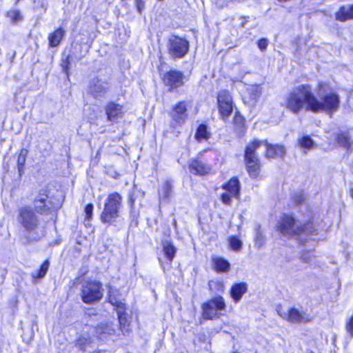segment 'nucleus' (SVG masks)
Instances as JSON below:
<instances>
[{
  "label": "nucleus",
  "instance_id": "f257e3e1",
  "mask_svg": "<svg viewBox=\"0 0 353 353\" xmlns=\"http://www.w3.org/2000/svg\"><path fill=\"white\" fill-rule=\"evenodd\" d=\"M33 208L23 205L18 208L17 221L25 232L26 243L40 240L38 229L40 220L38 214L48 216L56 213L60 208L57 198L48 185L41 188L32 200Z\"/></svg>",
  "mask_w": 353,
  "mask_h": 353
},
{
  "label": "nucleus",
  "instance_id": "f03ea898",
  "mask_svg": "<svg viewBox=\"0 0 353 353\" xmlns=\"http://www.w3.org/2000/svg\"><path fill=\"white\" fill-rule=\"evenodd\" d=\"M327 87L325 83H319L318 99L312 92L310 85H299L288 98V109L298 112L305 105L306 110L313 112H324L332 115L339 110L341 101L338 94L332 91L327 92Z\"/></svg>",
  "mask_w": 353,
  "mask_h": 353
},
{
  "label": "nucleus",
  "instance_id": "7ed1b4c3",
  "mask_svg": "<svg viewBox=\"0 0 353 353\" xmlns=\"http://www.w3.org/2000/svg\"><path fill=\"white\" fill-rule=\"evenodd\" d=\"M218 161V155L211 148H207L197 152L190 159L188 168L190 173L194 176H205L215 173L214 165Z\"/></svg>",
  "mask_w": 353,
  "mask_h": 353
},
{
  "label": "nucleus",
  "instance_id": "20e7f679",
  "mask_svg": "<svg viewBox=\"0 0 353 353\" xmlns=\"http://www.w3.org/2000/svg\"><path fill=\"white\" fill-rule=\"evenodd\" d=\"M260 147L261 142L254 139L248 143L243 151L244 166L248 176L252 179L262 178L263 163L257 154Z\"/></svg>",
  "mask_w": 353,
  "mask_h": 353
},
{
  "label": "nucleus",
  "instance_id": "39448f33",
  "mask_svg": "<svg viewBox=\"0 0 353 353\" xmlns=\"http://www.w3.org/2000/svg\"><path fill=\"white\" fill-rule=\"evenodd\" d=\"M123 204V197L118 192L108 194L103 208L100 213L101 222L106 226L115 225L121 216L120 210Z\"/></svg>",
  "mask_w": 353,
  "mask_h": 353
},
{
  "label": "nucleus",
  "instance_id": "423d86ee",
  "mask_svg": "<svg viewBox=\"0 0 353 353\" xmlns=\"http://www.w3.org/2000/svg\"><path fill=\"white\" fill-rule=\"evenodd\" d=\"M163 64H165L164 61H161L157 66V70L160 74L161 83L168 91L170 92H175L183 87L188 80L183 72L176 68H170L165 72H163Z\"/></svg>",
  "mask_w": 353,
  "mask_h": 353
},
{
  "label": "nucleus",
  "instance_id": "0eeeda50",
  "mask_svg": "<svg viewBox=\"0 0 353 353\" xmlns=\"http://www.w3.org/2000/svg\"><path fill=\"white\" fill-rule=\"evenodd\" d=\"M227 305L221 295L212 296L201 305V318L204 321H212L220 319L226 310Z\"/></svg>",
  "mask_w": 353,
  "mask_h": 353
},
{
  "label": "nucleus",
  "instance_id": "6e6552de",
  "mask_svg": "<svg viewBox=\"0 0 353 353\" xmlns=\"http://www.w3.org/2000/svg\"><path fill=\"white\" fill-rule=\"evenodd\" d=\"M216 108L219 118L227 121L236 108L232 92L227 89H222L217 92Z\"/></svg>",
  "mask_w": 353,
  "mask_h": 353
},
{
  "label": "nucleus",
  "instance_id": "1a4fd4ad",
  "mask_svg": "<svg viewBox=\"0 0 353 353\" xmlns=\"http://www.w3.org/2000/svg\"><path fill=\"white\" fill-rule=\"evenodd\" d=\"M80 296L85 304H93L100 301L103 296V288L101 281L89 279L81 285Z\"/></svg>",
  "mask_w": 353,
  "mask_h": 353
},
{
  "label": "nucleus",
  "instance_id": "9d476101",
  "mask_svg": "<svg viewBox=\"0 0 353 353\" xmlns=\"http://www.w3.org/2000/svg\"><path fill=\"white\" fill-rule=\"evenodd\" d=\"M221 189L224 190L219 196V200L223 204L230 206L232 200H239L241 196V184L237 176H233L223 183Z\"/></svg>",
  "mask_w": 353,
  "mask_h": 353
},
{
  "label": "nucleus",
  "instance_id": "9b49d317",
  "mask_svg": "<svg viewBox=\"0 0 353 353\" xmlns=\"http://www.w3.org/2000/svg\"><path fill=\"white\" fill-rule=\"evenodd\" d=\"M190 50V42L185 37L173 34L167 42V51L170 58L176 60L184 58Z\"/></svg>",
  "mask_w": 353,
  "mask_h": 353
},
{
  "label": "nucleus",
  "instance_id": "f8f14e48",
  "mask_svg": "<svg viewBox=\"0 0 353 353\" xmlns=\"http://www.w3.org/2000/svg\"><path fill=\"white\" fill-rule=\"evenodd\" d=\"M288 236H296L301 243L307 241L306 236L313 235L316 230L312 223H307L303 225H299L293 217L288 215Z\"/></svg>",
  "mask_w": 353,
  "mask_h": 353
},
{
  "label": "nucleus",
  "instance_id": "ddd939ff",
  "mask_svg": "<svg viewBox=\"0 0 353 353\" xmlns=\"http://www.w3.org/2000/svg\"><path fill=\"white\" fill-rule=\"evenodd\" d=\"M188 101L181 100L176 102L172 108L170 117L174 127L181 126L188 120Z\"/></svg>",
  "mask_w": 353,
  "mask_h": 353
},
{
  "label": "nucleus",
  "instance_id": "4468645a",
  "mask_svg": "<svg viewBox=\"0 0 353 353\" xmlns=\"http://www.w3.org/2000/svg\"><path fill=\"white\" fill-rule=\"evenodd\" d=\"M106 119L110 122H117L124 115V106L114 101H109L104 106Z\"/></svg>",
  "mask_w": 353,
  "mask_h": 353
},
{
  "label": "nucleus",
  "instance_id": "2eb2a0df",
  "mask_svg": "<svg viewBox=\"0 0 353 353\" xmlns=\"http://www.w3.org/2000/svg\"><path fill=\"white\" fill-rule=\"evenodd\" d=\"M261 146L263 145L265 147L264 155L268 159H276L283 156L285 153V147L279 144L270 143L267 139L259 140Z\"/></svg>",
  "mask_w": 353,
  "mask_h": 353
},
{
  "label": "nucleus",
  "instance_id": "dca6fc26",
  "mask_svg": "<svg viewBox=\"0 0 353 353\" xmlns=\"http://www.w3.org/2000/svg\"><path fill=\"white\" fill-rule=\"evenodd\" d=\"M233 113L234 114L231 122L232 130L238 136L243 137L247 130L245 118L239 110H235Z\"/></svg>",
  "mask_w": 353,
  "mask_h": 353
},
{
  "label": "nucleus",
  "instance_id": "f3484780",
  "mask_svg": "<svg viewBox=\"0 0 353 353\" xmlns=\"http://www.w3.org/2000/svg\"><path fill=\"white\" fill-rule=\"evenodd\" d=\"M248 285L246 282H236L233 283L229 290L230 296L234 303H238L248 292Z\"/></svg>",
  "mask_w": 353,
  "mask_h": 353
},
{
  "label": "nucleus",
  "instance_id": "a211bd4d",
  "mask_svg": "<svg viewBox=\"0 0 353 353\" xmlns=\"http://www.w3.org/2000/svg\"><path fill=\"white\" fill-rule=\"evenodd\" d=\"M194 138L197 143L208 142L212 138L210 128L205 123L199 124L196 128Z\"/></svg>",
  "mask_w": 353,
  "mask_h": 353
},
{
  "label": "nucleus",
  "instance_id": "6ab92c4d",
  "mask_svg": "<svg viewBox=\"0 0 353 353\" xmlns=\"http://www.w3.org/2000/svg\"><path fill=\"white\" fill-rule=\"evenodd\" d=\"M65 34V30L63 27H58L52 32L48 34V47L55 48L59 46L62 42Z\"/></svg>",
  "mask_w": 353,
  "mask_h": 353
},
{
  "label": "nucleus",
  "instance_id": "aec40b11",
  "mask_svg": "<svg viewBox=\"0 0 353 353\" xmlns=\"http://www.w3.org/2000/svg\"><path fill=\"white\" fill-rule=\"evenodd\" d=\"M211 261L212 269L216 273H228L230 270V262L222 256H212Z\"/></svg>",
  "mask_w": 353,
  "mask_h": 353
},
{
  "label": "nucleus",
  "instance_id": "412c9836",
  "mask_svg": "<svg viewBox=\"0 0 353 353\" xmlns=\"http://www.w3.org/2000/svg\"><path fill=\"white\" fill-rule=\"evenodd\" d=\"M288 321L295 323H305L310 321L311 317L303 311L292 308L288 311Z\"/></svg>",
  "mask_w": 353,
  "mask_h": 353
},
{
  "label": "nucleus",
  "instance_id": "4be33fe9",
  "mask_svg": "<svg viewBox=\"0 0 353 353\" xmlns=\"http://www.w3.org/2000/svg\"><path fill=\"white\" fill-rule=\"evenodd\" d=\"M94 332L98 338L102 339L113 334L114 330L108 322H101L94 327Z\"/></svg>",
  "mask_w": 353,
  "mask_h": 353
},
{
  "label": "nucleus",
  "instance_id": "5701e85b",
  "mask_svg": "<svg viewBox=\"0 0 353 353\" xmlns=\"http://www.w3.org/2000/svg\"><path fill=\"white\" fill-rule=\"evenodd\" d=\"M90 92L94 99H97L105 95L107 88L100 83V80L97 79L96 82H92L90 85Z\"/></svg>",
  "mask_w": 353,
  "mask_h": 353
},
{
  "label": "nucleus",
  "instance_id": "b1692460",
  "mask_svg": "<svg viewBox=\"0 0 353 353\" xmlns=\"http://www.w3.org/2000/svg\"><path fill=\"white\" fill-rule=\"evenodd\" d=\"M336 141L339 145L349 149L353 143V136L349 132H343L337 134Z\"/></svg>",
  "mask_w": 353,
  "mask_h": 353
},
{
  "label": "nucleus",
  "instance_id": "393cba45",
  "mask_svg": "<svg viewBox=\"0 0 353 353\" xmlns=\"http://www.w3.org/2000/svg\"><path fill=\"white\" fill-rule=\"evenodd\" d=\"M28 154V150L26 148H21L19 152L17 159V168L18 170L19 176H21L24 173L25 165Z\"/></svg>",
  "mask_w": 353,
  "mask_h": 353
},
{
  "label": "nucleus",
  "instance_id": "a878e982",
  "mask_svg": "<svg viewBox=\"0 0 353 353\" xmlns=\"http://www.w3.org/2000/svg\"><path fill=\"white\" fill-rule=\"evenodd\" d=\"M336 19L340 21L353 19V4L349 7L341 6L336 13Z\"/></svg>",
  "mask_w": 353,
  "mask_h": 353
},
{
  "label": "nucleus",
  "instance_id": "bb28decb",
  "mask_svg": "<svg viewBox=\"0 0 353 353\" xmlns=\"http://www.w3.org/2000/svg\"><path fill=\"white\" fill-rule=\"evenodd\" d=\"M50 268V261L48 259H45L40 265L39 269L34 273H32L31 276L34 282L43 278Z\"/></svg>",
  "mask_w": 353,
  "mask_h": 353
},
{
  "label": "nucleus",
  "instance_id": "cd10ccee",
  "mask_svg": "<svg viewBox=\"0 0 353 353\" xmlns=\"http://www.w3.org/2000/svg\"><path fill=\"white\" fill-rule=\"evenodd\" d=\"M162 250L165 257L170 264H171L177 251L176 247L171 241H169L163 245Z\"/></svg>",
  "mask_w": 353,
  "mask_h": 353
},
{
  "label": "nucleus",
  "instance_id": "c85d7f7f",
  "mask_svg": "<svg viewBox=\"0 0 353 353\" xmlns=\"http://www.w3.org/2000/svg\"><path fill=\"white\" fill-rule=\"evenodd\" d=\"M228 241L232 250L239 252L241 250L243 243L238 236L235 235L230 236L228 237Z\"/></svg>",
  "mask_w": 353,
  "mask_h": 353
},
{
  "label": "nucleus",
  "instance_id": "c756f323",
  "mask_svg": "<svg viewBox=\"0 0 353 353\" xmlns=\"http://www.w3.org/2000/svg\"><path fill=\"white\" fill-rule=\"evenodd\" d=\"M72 57L70 54H68L65 57L62 58L60 65L63 72L69 77L70 75V66Z\"/></svg>",
  "mask_w": 353,
  "mask_h": 353
},
{
  "label": "nucleus",
  "instance_id": "7c9ffc66",
  "mask_svg": "<svg viewBox=\"0 0 353 353\" xmlns=\"http://www.w3.org/2000/svg\"><path fill=\"white\" fill-rule=\"evenodd\" d=\"M84 223L90 225V223L93 219L94 205L92 203H87L84 207Z\"/></svg>",
  "mask_w": 353,
  "mask_h": 353
},
{
  "label": "nucleus",
  "instance_id": "2f4dec72",
  "mask_svg": "<svg viewBox=\"0 0 353 353\" xmlns=\"http://www.w3.org/2000/svg\"><path fill=\"white\" fill-rule=\"evenodd\" d=\"M6 17H8L11 22L16 23L23 19V17L21 14V12L18 9L10 10L6 12Z\"/></svg>",
  "mask_w": 353,
  "mask_h": 353
},
{
  "label": "nucleus",
  "instance_id": "473e14b6",
  "mask_svg": "<svg viewBox=\"0 0 353 353\" xmlns=\"http://www.w3.org/2000/svg\"><path fill=\"white\" fill-rule=\"evenodd\" d=\"M113 303H111L112 305L114 307L115 310L117 312L118 319H120L121 316L125 313V305L122 302L121 299H118L117 301L112 300Z\"/></svg>",
  "mask_w": 353,
  "mask_h": 353
},
{
  "label": "nucleus",
  "instance_id": "72a5a7b5",
  "mask_svg": "<svg viewBox=\"0 0 353 353\" xmlns=\"http://www.w3.org/2000/svg\"><path fill=\"white\" fill-rule=\"evenodd\" d=\"M276 230L280 233L285 234L287 233V214H283L281 217L279 222L276 224Z\"/></svg>",
  "mask_w": 353,
  "mask_h": 353
},
{
  "label": "nucleus",
  "instance_id": "f704fd0d",
  "mask_svg": "<svg viewBox=\"0 0 353 353\" xmlns=\"http://www.w3.org/2000/svg\"><path fill=\"white\" fill-rule=\"evenodd\" d=\"M265 241V236L261 230V225H257L255 228V244L259 247H261Z\"/></svg>",
  "mask_w": 353,
  "mask_h": 353
},
{
  "label": "nucleus",
  "instance_id": "c9c22d12",
  "mask_svg": "<svg viewBox=\"0 0 353 353\" xmlns=\"http://www.w3.org/2000/svg\"><path fill=\"white\" fill-rule=\"evenodd\" d=\"M299 145L301 148L305 149H312L314 147V143L312 139L307 136H304L299 141Z\"/></svg>",
  "mask_w": 353,
  "mask_h": 353
},
{
  "label": "nucleus",
  "instance_id": "e433bc0d",
  "mask_svg": "<svg viewBox=\"0 0 353 353\" xmlns=\"http://www.w3.org/2000/svg\"><path fill=\"white\" fill-rule=\"evenodd\" d=\"M90 343V341L88 338H85L83 336L79 337L76 340V345L79 348L82 352L85 351L86 346Z\"/></svg>",
  "mask_w": 353,
  "mask_h": 353
},
{
  "label": "nucleus",
  "instance_id": "4c0bfd02",
  "mask_svg": "<svg viewBox=\"0 0 353 353\" xmlns=\"http://www.w3.org/2000/svg\"><path fill=\"white\" fill-rule=\"evenodd\" d=\"M119 295L120 294L118 290L110 289L108 292V302L111 304L113 303L112 300L117 301L118 299H121Z\"/></svg>",
  "mask_w": 353,
  "mask_h": 353
},
{
  "label": "nucleus",
  "instance_id": "58836bf2",
  "mask_svg": "<svg viewBox=\"0 0 353 353\" xmlns=\"http://www.w3.org/2000/svg\"><path fill=\"white\" fill-rule=\"evenodd\" d=\"M172 189V183L169 181H166L163 185V194L165 198L169 197L171 194Z\"/></svg>",
  "mask_w": 353,
  "mask_h": 353
},
{
  "label": "nucleus",
  "instance_id": "ea45409f",
  "mask_svg": "<svg viewBox=\"0 0 353 353\" xmlns=\"http://www.w3.org/2000/svg\"><path fill=\"white\" fill-rule=\"evenodd\" d=\"M292 200L296 205H299L304 202L305 196L303 191H300L294 194L292 196Z\"/></svg>",
  "mask_w": 353,
  "mask_h": 353
},
{
  "label": "nucleus",
  "instance_id": "a19ab883",
  "mask_svg": "<svg viewBox=\"0 0 353 353\" xmlns=\"http://www.w3.org/2000/svg\"><path fill=\"white\" fill-rule=\"evenodd\" d=\"M315 256L312 251H306L303 252L301 255L302 260L305 263H311L314 261Z\"/></svg>",
  "mask_w": 353,
  "mask_h": 353
},
{
  "label": "nucleus",
  "instance_id": "79ce46f5",
  "mask_svg": "<svg viewBox=\"0 0 353 353\" xmlns=\"http://www.w3.org/2000/svg\"><path fill=\"white\" fill-rule=\"evenodd\" d=\"M345 330L347 334L353 337V314L346 321Z\"/></svg>",
  "mask_w": 353,
  "mask_h": 353
},
{
  "label": "nucleus",
  "instance_id": "37998d69",
  "mask_svg": "<svg viewBox=\"0 0 353 353\" xmlns=\"http://www.w3.org/2000/svg\"><path fill=\"white\" fill-rule=\"evenodd\" d=\"M135 196L133 192H131L128 194V203L130 207V212H134L135 208Z\"/></svg>",
  "mask_w": 353,
  "mask_h": 353
},
{
  "label": "nucleus",
  "instance_id": "c03bdc74",
  "mask_svg": "<svg viewBox=\"0 0 353 353\" xmlns=\"http://www.w3.org/2000/svg\"><path fill=\"white\" fill-rule=\"evenodd\" d=\"M268 40L265 38H261L256 42L257 47L261 51L265 50L268 48Z\"/></svg>",
  "mask_w": 353,
  "mask_h": 353
},
{
  "label": "nucleus",
  "instance_id": "a18cd8bd",
  "mask_svg": "<svg viewBox=\"0 0 353 353\" xmlns=\"http://www.w3.org/2000/svg\"><path fill=\"white\" fill-rule=\"evenodd\" d=\"M135 6L139 13L141 14L145 8V2L143 0H135Z\"/></svg>",
  "mask_w": 353,
  "mask_h": 353
},
{
  "label": "nucleus",
  "instance_id": "49530a36",
  "mask_svg": "<svg viewBox=\"0 0 353 353\" xmlns=\"http://www.w3.org/2000/svg\"><path fill=\"white\" fill-rule=\"evenodd\" d=\"M215 284L217 287V290H219L221 292L223 291L225 286L222 281H216Z\"/></svg>",
  "mask_w": 353,
  "mask_h": 353
},
{
  "label": "nucleus",
  "instance_id": "de8ad7c7",
  "mask_svg": "<svg viewBox=\"0 0 353 353\" xmlns=\"http://www.w3.org/2000/svg\"><path fill=\"white\" fill-rule=\"evenodd\" d=\"M350 194L353 197V188L350 190Z\"/></svg>",
  "mask_w": 353,
  "mask_h": 353
},
{
  "label": "nucleus",
  "instance_id": "09e8293b",
  "mask_svg": "<svg viewBox=\"0 0 353 353\" xmlns=\"http://www.w3.org/2000/svg\"><path fill=\"white\" fill-rule=\"evenodd\" d=\"M245 23V21H243V22L241 23V26H242V27H244Z\"/></svg>",
  "mask_w": 353,
  "mask_h": 353
},
{
  "label": "nucleus",
  "instance_id": "8fccbe9b",
  "mask_svg": "<svg viewBox=\"0 0 353 353\" xmlns=\"http://www.w3.org/2000/svg\"><path fill=\"white\" fill-rule=\"evenodd\" d=\"M159 59V60L161 61V60L163 59V57H162V56H160Z\"/></svg>",
  "mask_w": 353,
  "mask_h": 353
},
{
  "label": "nucleus",
  "instance_id": "3c124183",
  "mask_svg": "<svg viewBox=\"0 0 353 353\" xmlns=\"http://www.w3.org/2000/svg\"><path fill=\"white\" fill-rule=\"evenodd\" d=\"M97 353H99V352H97Z\"/></svg>",
  "mask_w": 353,
  "mask_h": 353
}]
</instances>
